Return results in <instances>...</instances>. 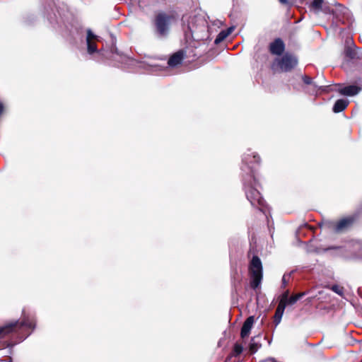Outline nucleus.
<instances>
[{"label":"nucleus","instance_id":"7","mask_svg":"<svg viewBox=\"0 0 362 362\" xmlns=\"http://www.w3.org/2000/svg\"><path fill=\"white\" fill-rule=\"evenodd\" d=\"M98 40L99 36L95 35L90 29H87L86 42L87 45V52L89 54L98 52L95 43Z\"/></svg>","mask_w":362,"mask_h":362},{"label":"nucleus","instance_id":"2","mask_svg":"<svg viewBox=\"0 0 362 362\" xmlns=\"http://www.w3.org/2000/svg\"><path fill=\"white\" fill-rule=\"evenodd\" d=\"M250 286L256 289L262 279V264L257 256H253L250 263Z\"/></svg>","mask_w":362,"mask_h":362},{"label":"nucleus","instance_id":"23","mask_svg":"<svg viewBox=\"0 0 362 362\" xmlns=\"http://www.w3.org/2000/svg\"><path fill=\"white\" fill-rule=\"evenodd\" d=\"M288 291H286L284 293L281 297V300H284V301L287 302V300L288 299Z\"/></svg>","mask_w":362,"mask_h":362},{"label":"nucleus","instance_id":"26","mask_svg":"<svg viewBox=\"0 0 362 362\" xmlns=\"http://www.w3.org/2000/svg\"><path fill=\"white\" fill-rule=\"evenodd\" d=\"M223 24L222 21H219V20H217L215 25H218V26H220Z\"/></svg>","mask_w":362,"mask_h":362},{"label":"nucleus","instance_id":"5","mask_svg":"<svg viewBox=\"0 0 362 362\" xmlns=\"http://www.w3.org/2000/svg\"><path fill=\"white\" fill-rule=\"evenodd\" d=\"M174 19L173 15L165 13H158L155 19L156 31L160 36H166L169 31L170 24Z\"/></svg>","mask_w":362,"mask_h":362},{"label":"nucleus","instance_id":"14","mask_svg":"<svg viewBox=\"0 0 362 362\" xmlns=\"http://www.w3.org/2000/svg\"><path fill=\"white\" fill-rule=\"evenodd\" d=\"M305 295V293H300L294 296H292L287 300L288 305L295 304L300 298Z\"/></svg>","mask_w":362,"mask_h":362},{"label":"nucleus","instance_id":"13","mask_svg":"<svg viewBox=\"0 0 362 362\" xmlns=\"http://www.w3.org/2000/svg\"><path fill=\"white\" fill-rule=\"evenodd\" d=\"M348 104H349V101L346 99L337 100L333 106V108H332L333 112L335 113H339V112H342L343 110H344L346 109Z\"/></svg>","mask_w":362,"mask_h":362},{"label":"nucleus","instance_id":"6","mask_svg":"<svg viewBox=\"0 0 362 362\" xmlns=\"http://www.w3.org/2000/svg\"><path fill=\"white\" fill-rule=\"evenodd\" d=\"M315 87L318 88V90L322 92H329L330 90H337V89H333L330 87V86H318L315 83L313 84ZM361 88L356 86H348L343 88H340L337 90L339 93L341 95H346V96H354L357 95L360 90Z\"/></svg>","mask_w":362,"mask_h":362},{"label":"nucleus","instance_id":"11","mask_svg":"<svg viewBox=\"0 0 362 362\" xmlns=\"http://www.w3.org/2000/svg\"><path fill=\"white\" fill-rule=\"evenodd\" d=\"M262 339L261 335H257L252 337L250 340L249 349L252 354L256 353L259 348L262 346Z\"/></svg>","mask_w":362,"mask_h":362},{"label":"nucleus","instance_id":"27","mask_svg":"<svg viewBox=\"0 0 362 362\" xmlns=\"http://www.w3.org/2000/svg\"><path fill=\"white\" fill-rule=\"evenodd\" d=\"M3 110H4V106H3V104L0 102V115H1Z\"/></svg>","mask_w":362,"mask_h":362},{"label":"nucleus","instance_id":"28","mask_svg":"<svg viewBox=\"0 0 362 362\" xmlns=\"http://www.w3.org/2000/svg\"><path fill=\"white\" fill-rule=\"evenodd\" d=\"M279 1L282 4H286L288 3V0H279Z\"/></svg>","mask_w":362,"mask_h":362},{"label":"nucleus","instance_id":"15","mask_svg":"<svg viewBox=\"0 0 362 362\" xmlns=\"http://www.w3.org/2000/svg\"><path fill=\"white\" fill-rule=\"evenodd\" d=\"M228 35L226 33L225 30L221 31L218 35H217L216 38L214 40V43L216 45L219 44L222 41H223Z\"/></svg>","mask_w":362,"mask_h":362},{"label":"nucleus","instance_id":"16","mask_svg":"<svg viewBox=\"0 0 362 362\" xmlns=\"http://www.w3.org/2000/svg\"><path fill=\"white\" fill-rule=\"evenodd\" d=\"M324 0H313L312 7L319 11L322 9Z\"/></svg>","mask_w":362,"mask_h":362},{"label":"nucleus","instance_id":"8","mask_svg":"<svg viewBox=\"0 0 362 362\" xmlns=\"http://www.w3.org/2000/svg\"><path fill=\"white\" fill-rule=\"evenodd\" d=\"M354 219L352 217H346L341 219L334 226V231L340 233L351 226Z\"/></svg>","mask_w":362,"mask_h":362},{"label":"nucleus","instance_id":"25","mask_svg":"<svg viewBox=\"0 0 362 362\" xmlns=\"http://www.w3.org/2000/svg\"><path fill=\"white\" fill-rule=\"evenodd\" d=\"M287 279H286V275H284L283 276V278H282V283H283V285L284 286H286L287 284Z\"/></svg>","mask_w":362,"mask_h":362},{"label":"nucleus","instance_id":"4","mask_svg":"<svg viewBox=\"0 0 362 362\" xmlns=\"http://www.w3.org/2000/svg\"><path fill=\"white\" fill-rule=\"evenodd\" d=\"M23 327H26L33 330L35 327V322L33 320L25 317L21 322L15 321L6 324L4 326L0 327V338Z\"/></svg>","mask_w":362,"mask_h":362},{"label":"nucleus","instance_id":"21","mask_svg":"<svg viewBox=\"0 0 362 362\" xmlns=\"http://www.w3.org/2000/svg\"><path fill=\"white\" fill-rule=\"evenodd\" d=\"M302 79H303V82L306 84H313L312 78L308 76H305V75L303 76Z\"/></svg>","mask_w":362,"mask_h":362},{"label":"nucleus","instance_id":"24","mask_svg":"<svg viewBox=\"0 0 362 362\" xmlns=\"http://www.w3.org/2000/svg\"><path fill=\"white\" fill-rule=\"evenodd\" d=\"M235 29V26H230L227 30H226V33L228 35H229Z\"/></svg>","mask_w":362,"mask_h":362},{"label":"nucleus","instance_id":"22","mask_svg":"<svg viewBox=\"0 0 362 362\" xmlns=\"http://www.w3.org/2000/svg\"><path fill=\"white\" fill-rule=\"evenodd\" d=\"M345 53H346V55L349 57L350 58H354L355 57V53L350 49H347L345 51Z\"/></svg>","mask_w":362,"mask_h":362},{"label":"nucleus","instance_id":"17","mask_svg":"<svg viewBox=\"0 0 362 362\" xmlns=\"http://www.w3.org/2000/svg\"><path fill=\"white\" fill-rule=\"evenodd\" d=\"M287 305V302L284 301V300H280L276 311L284 313L286 306Z\"/></svg>","mask_w":362,"mask_h":362},{"label":"nucleus","instance_id":"1","mask_svg":"<svg viewBox=\"0 0 362 362\" xmlns=\"http://www.w3.org/2000/svg\"><path fill=\"white\" fill-rule=\"evenodd\" d=\"M260 158L256 153L248 151L243 157L242 170L246 173L243 177V184L247 199L252 206L259 207L260 211H263L264 201L257 189L258 182L255 175V167L250 165L252 163L258 164Z\"/></svg>","mask_w":362,"mask_h":362},{"label":"nucleus","instance_id":"3","mask_svg":"<svg viewBox=\"0 0 362 362\" xmlns=\"http://www.w3.org/2000/svg\"><path fill=\"white\" fill-rule=\"evenodd\" d=\"M298 64L296 57L290 54H285L281 58H277L272 64V68L274 71L288 72L291 71Z\"/></svg>","mask_w":362,"mask_h":362},{"label":"nucleus","instance_id":"12","mask_svg":"<svg viewBox=\"0 0 362 362\" xmlns=\"http://www.w3.org/2000/svg\"><path fill=\"white\" fill-rule=\"evenodd\" d=\"M183 58V53L182 52H177L170 57L168 62V64L171 67H175L181 64Z\"/></svg>","mask_w":362,"mask_h":362},{"label":"nucleus","instance_id":"18","mask_svg":"<svg viewBox=\"0 0 362 362\" xmlns=\"http://www.w3.org/2000/svg\"><path fill=\"white\" fill-rule=\"evenodd\" d=\"M243 351V347L239 344H235L233 348L234 356L240 355Z\"/></svg>","mask_w":362,"mask_h":362},{"label":"nucleus","instance_id":"10","mask_svg":"<svg viewBox=\"0 0 362 362\" xmlns=\"http://www.w3.org/2000/svg\"><path fill=\"white\" fill-rule=\"evenodd\" d=\"M269 50L272 54L276 55H281L284 50V42L278 38L270 44Z\"/></svg>","mask_w":362,"mask_h":362},{"label":"nucleus","instance_id":"19","mask_svg":"<svg viewBox=\"0 0 362 362\" xmlns=\"http://www.w3.org/2000/svg\"><path fill=\"white\" fill-rule=\"evenodd\" d=\"M331 289L337 293L338 295L342 296L344 294V289L342 287L338 286V285H333L331 288Z\"/></svg>","mask_w":362,"mask_h":362},{"label":"nucleus","instance_id":"20","mask_svg":"<svg viewBox=\"0 0 362 362\" xmlns=\"http://www.w3.org/2000/svg\"><path fill=\"white\" fill-rule=\"evenodd\" d=\"M283 315H284V313L276 311L275 315H274V322H275L276 326H277L280 323Z\"/></svg>","mask_w":362,"mask_h":362},{"label":"nucleus","instance_id":"9","mask_svg":"<svg viewBox=\"0 0 362 362\" xmlns=\"http://www.w3.org/2000/svg\"><path fill=\"white\" fill-rule=\"evenodd\" d=\"M254 322H255L254 316H250L244 322L243 327L241 328V331H240V336L242 338H245V337H248V335L250 334V331L252 329Z\"/></svg>","mask_w":362,"mask_h":362}]
</instances>
